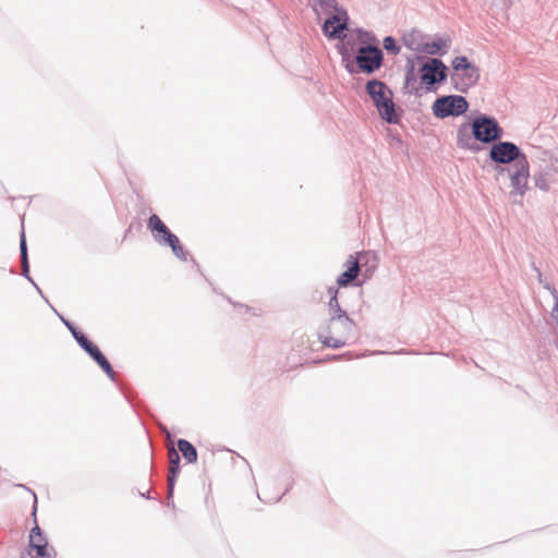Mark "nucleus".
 Returning <instances> with one entry per match:
<instances>
[{
  "mask_svg": "<svg viewBox=\"0 0 558 558\" xmlns=\"http://www.w3.org/2000/svg\"><path fill=\"white\" fill-rule=\"evenodd\" d=\"M348 20L347 11H338L337 14L329 15L323 25V33L328 38L344 39L341 46V54L343 58H350L354 50V47H349L351 38H347V36L342 35L343 31L348 27ZM350 37H352V35Z\"/></svg>",
  "mask_w": 558,
  "mask_h": 558,
  "instance_id": "nucleus-4",
  "label": "nucleus"
},
{
  "mask_svg": "<svg viewBox=\"0 0 558 558\" xmlns=\"http://www.w3.org/2000/svg\"><path fill=\"white\" fill-rule=\"evenodd\" d=\"M37 498L34 495V508H33V517L35 525L29 532L28 536V547L27 553L32 558H54L56 551L52 546L49 545L48 539L44 536L37 520H36V511H37Z\"/></svg>",
  "mask_w": 558,
  "mask_h": 558,
  "instance_id": "nucleus-5",
  "label": "nucleus"
},
{
  "mask_svg": "<svg viewBox=\"0 0 558 558\" xmlns=\"http://www.w3.org/2000/svg\"><path fill=\"white\" fill-rule=\"evenodd\" d=\"M366 90L374 101L378 113L388 123H397L398 117L395 111L391 90L380 81L373 80L366 84Z\"/></svg>",
  "mask_w": 558,
  "mask_h": 558,
  "instance_id": "nucleus-2",
  "label": "nucleus"
},
{
  "mask_svg": "<svg viewBox=\"0 0 558 558\" xmlns=\"http://www.w3.org/2000/svg\"><path fill=\"white\" fill-rule=\"evenodd\" d=\"M457 75L462 77V83L464 86H472L476 83L470 81V71H461Z\"/></svg>",
  "mask_w": 558,
  "mask_h": 558,
  "instance_id": "nucleus-24",
  "label": "nucleus"
},
{
  "mask_svg": "<svg viewBox=\"0 0 558 558\" xmlns=\"http://www.w3.org/2000/svg\"><path fill=\"white\" fill-rule=\"evenodd\" d=\"M178 447H179V450L182 452L184 459L187 462H190V463L196 462L197 451L191 442H189L185 439H180L178 441Z\"/></svg>",
  "mask_w": 558,
  "mask_h": 558,
  "instance_id": "nucleus-16",
  "label": "nucleus"
},
{
  "mask_svg": "<svg viewBox=\"0 0 558 558\" xmlns=\"http://www.w3.org/2000/svg\"><path fill=\"white\" fill-rule=\"evenodd\" d=\"M72 333L75 340L80 343V345L98 363L102 371L107 375L112 377L114 372L108 360L100 352L99 348L96 344H94L90 340H88L82 332L72 329Z\"/></svg>",
  "mask_w": 558,
  "mask_h": 558,
  "instance_id": "nucleus-10",
  "label": "nucleus"
},
{
  "mask_svg": "<svg viewBox=\"0 0 558 558\" xmlns=\"http://www.w3.org/2000/svg\"><path fill=\"white\" fill-rule=\"evenodd\" d=\"M457 143H458V146L461 147V148H472V145H471V136L469 134V128L466 125H462L459 131H458V135H457Z\"/></svg>",
  "mask_w": 558,
  "mask_h": 558,
  "instance_id": "nucleus-18",
  "label": "nucleus"
},
{
  "mask_svg": "<svg viewBox=\"0 0 558 558\" xmlns=\"http://www.w3.org/2000/svg\"><path fill=\"white\" fill-rule=\"evenodd\" d=\"M329 306L331 307V310H333V315L344 313L339 306V302L337 299V291H335L333 294L331 295L330 301H329Z\"/></svg>",
  "mask_w": 558,
  "mask_h": 558,
  "instance_id": "nucleus-21",
  "label": "nucleus"
},
{
  "mask_svg": "<svg viewBox=\"0 0 558 558\" xmlns=\"http://www.w3.org/2000/svg\"><path fill=\"white\" fill-rule=\"evenodd\" d=\"M173 254L180 258L181 260H186V254L183 250V246L181 245L180 242H178L175 245H173V247H171Z\"/></svg>",
  "mask_w": 558,
  "mask_h": 558,
  "instance_id": "nucleus-22",
  "label": "nucleus"
},
{
  "mask_svg": "<svg viewBox=\"0 0 558 558\" xmlns=\"http://www.w3.org/2000/svg\"><path fill=\"white\" fill-rule=\"evenodd\" d=\"M468 101L460 95L442 96L435 100L433 112L438 118L461 116L468 110Z\"/></svg>",
  "mask_w": 558,
  "mask_h": 558,
  "instance_id": "nucleus-7",
  "label": "nucleus"
},
{
  "mask_svg": "<svg viewBox=\"0 0 558 558\" xmlns=\"http://www.w3.org/2000/svg\"><path fill=\"white\" fill-rule=\"evenodd\" d=\"M524 156L519 147L511 142H499L494 144L489 150V157L497 163L518 162Z\"/></svg>",
  "mask_w": 558,
  "mask_h": 558,
  "instance_id": "nucleus-8",
  "label": "nucleus"
},
{
  "mask_svg": "<svg viewBox=\"0 0 558 558\" xmlns=\"http://www.w3.org/2000/svg\"><path fill=\"white\" fill-rule=\"evenodd\" d=\"M511 185L514 191L523 195L530 178L529 162L525 156H522L521 159H518V162L513 163L509 169Z\"/></svg>",
  "mask_w": 558,
  "mask_h": 558,
  "instance_id": "nucleus-9",
  "label": "nucleus"
},
{
  "mask_svg": "<svg viewBox=\"0 0 558 558\" xmlns=\"http://www.w3.org/2000/svg\"><path fill=\"white\" fill-rule=\"evenodd\" d=\"M318 338L324 347H344L356 338L355 324L345 313L332 315L328 324L319 330Z\"/></svg>",
  "mask_w": 558,
  "mask_h": 558,
  "instance_id": "nucleus-1",
  "label": "nucleus"
},
{
  "mask_svg": "<svg viewBox=\"0 0 558 558\" xmlns=\"http://www.w3.org/2000/svg\"><path fill=\"white\" fill-rule=\"evenodd\" d=\"M147 227L155 236V233H159L163 238L170 231L156 214L149 217Z\"/></svg>",
  "mask_w": 558,
  "mask_h": 558,
  "instance_id": "nucleus-17",
  "label": "nucleus"
},
{
  "mask_svg": "<svg viewBox=\"0 0 558 558\" xmlns=\"http://www.w3.org/2000/svg\"><path fill=\"white\" fill-rule=\"evenodd\" d=\"M314 10L317 14L332 15L338 11H345L338 5L336 0H315Z\"/></svg>",
  "mask_w": 558,
  "mask_h": 558,
  "instance_id": "nucleus-15",
  "label": "nucleus"
},
{
  "mask_svg": "<svg viewBox=\"0 0 558 558\" xmlns=\"http://www.w3.org/2000/svg\"><path fill=\"white\" fill-rule=\"evenodd\" d=\"M447 46V41L439 38L429 43H426L424 45V51L429 54H436L438 53L442 48Z\"/></svg>",
  "mask_w": 558,
  "mask_h": 558,
  "instance_id": "nucleus-19",
  "label": "nucleus"
},
{
  "mask_svg": "<svg viewBox=\"0 0 558 558\" xmlns=\"http://www.w3.org/2000/svg\"><path fill=\"white\" fill-rule=\"evenodd\" d=\"M168 458H169V474H168V487L169 493L171 494L174 486V481L180 471V456L177 449L171 445L168 449Z\"/></svg>",
  "mask_w": 558,
  "mask_h": 558,
  "instance_id": "nucleus-13",
  "label": "nucleus"
},
{
  "mask_svg": "<svg viewBox=\"0 0 558 558\" xmlns=\"http://www.w3.org/2000/svg\"><path fill=\"white\" fill-rule=\"evenodd\" d=\"M21 255H22V260H23L24 268L26 269V267H27V253H26V243H25L24 236L22 238V241H21Z\"/></svg>",
  "mask_w": 558,
  "mask_h": 558,
  "instance_id": "nucleus-25",
  "label": "nucleus"
},
{
  "mask_svg": "<svg viewBox=\"0 0 558 558\" xmlns=\"http://www.w3.org/2000/svg\"><path fill=\"white\" fill-rule=\"evenodd\" d=\"M347 270L343 271L337 279V283L340 287H347L351 283L360 272V262L359 258L350 255L345 262Z\"/></svg>",
  "mask_w": 558,
  "mask_h": 558,
  "instance_id": "nucleus-12",
  "label": "nucleus"
},
{
  "mask_svg": "<svg viewBox=\"0 0 558 558\" xmlns=\"http://www.w3.org/2000/svg\"><path fill=\"white\" fill-rule=\"evenodd\" d=\"M452 68L457 74L461 71H470V81L477 82L478 70L476 66L471 64L465 57H456L452 61Z\"/></svg>",
  "mask_w": 558,
  "mask_h": 558,
  "instance_id": "nucleus-14",
  "label": "nucleus"
},
{
  "mask_svg": "<svg viewBox=\"0 0 558 558\" xmlns=\"http://www.w3.org/2000/svg\"><path fill=\"white\" fill-rule=\"evenodd\" d=\"M446 66L438 59H430L421 68V80L426 85H433L446 78Z\"/></svg>",
  "mask_w": 558,
  "mask_h": 558,
  "instance_id": "nucleus-11",
  "label": "nucleus"
},
{
  "mask_svg": "<svg viewBox=\"0 0 558 558\" xmlns=\"http://www.w3.org/2000/svg\"><path fill=\"white\" fill-rule=\"evenodd\" d=\"M162 240L170 246L173 247L178 242H180L179 238L171 233L170 231L162 238Z\"/></svg>",
  "mask_w": 558,
  "mask_h": 558,
  "instance_id": "nucleus-23",
  "label": "nucleus"
},
{
  "mask_svg": "<svg viewBox=\"0 0 558 558\" xmlns=\"http://www.w3.org/2000/svg\"><path fill=\"white\" fill-rule=\"evenodd\" d=\"M472 134L478 142L493 143L501 137L502 129L495 119L481 116L472 122Z\"/></svg>",
  "mask_w": 558,
  "mask_h": 558,
  "instance_id": "nucleus-6",
  "label": "nucleus"
},
{
  "mask_svg": "<svg viewBox=\"0 0 558 558\" xmlns=\"http://www.w3.org/2000/svg\"><path fill=\"white\" fill-rule=\"evenodd\" d=\"M356 37L361 43L357 47L356 63L362 72L372 73L381 65L383 52L372 45L375 38L371 34L359 31Z\"/></svg>",
  "mask_w": 558,
  "mask_h": 558,
  "instance_id": "nucleus-3",
  "label": "nucleus"
},
{
  "mask_svg": "<svg viewBox=\"0 0 558 558\" xmlns=\"http://www.w3.org/2000/svg\"><path fill=\"white\" fill-rule=\"evenodd\" d=\"M384 48L392 53L399 52V47L397 46L396 40L389 36L384 39Z\"/></svg>",
  "mask_w": 558,
  "mask_h": 558,
  "instance_id": "nucleus-20",
  "label": "nucleus"
}]
</instances>
